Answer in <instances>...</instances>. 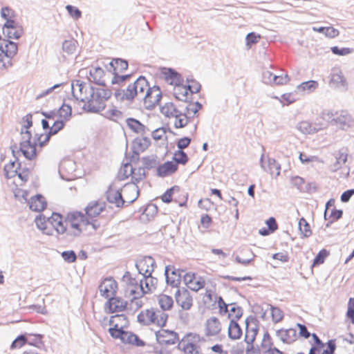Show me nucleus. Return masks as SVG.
Listing matches in <instances>:
<instances>
[{
	"label": "nucleus",
	"instance_id": "8fccbe9b",
	"mask_svg": "<svg viewBox=\"0 0 354 354\" xmlns=\"http://www.w3.org/2000/svg\"><path fill=\"white\" fill-rule=\"evenodd\" d=\"M1 17L6 20L5 26H11V24H15L13 20L15 14L12 9L8 7L3 8L1 11Z\"/></svg>",
	"mask_w": 354,
	"mask_h": 354
},
{
	"label": "nucleus",
	"instance_id": "7c9ffc66",
	"mask_svg": "<svg viewBox=\"0 0 354 354\" xmlns=\"http://www.w3.org/2000/svg\"><path fill=\"white\" fill-rule=\"evenodd\" d=\"M177 169L178 165L176 162L167 161L157 168V174L160 177H165L174 174Z\"/></svg>",
	"mask_w": 354,
	"mask_h": 354
},
{
	"label": "nucleus",
	"instance_id": "39448f33",
	"mask_svg": "<svg viewBox=\"0 0 354 354\" xmlns=\"http://www.w3.org/2000/svg\"><path fill=\"white\" fill-rule=\"evenodd\" d=\"M167 315L158 310L147 309L142 310L138 315V321L143 325H156L159 327L165 326Z\"/></svg>",
	"mask_w": 354,
	"mask_h": 354
},
{
	"label": "nucleus",
	"instance_id": "e2e57ef3",
	"mask_svg": "<svg viewBox=\"0 0 354 354\" xmlns=\"http://www.w3.org/2000/svg\"><path fill=\"white\" fill-rule=\"evenodd\" d=\"M50 136L49 132H48L40 135L36 134L32 138H35L37 146L42 147L49 141Z\"/></svg>",
	"mask_w": 354,
	"mask_h": 354
},
{
	"label": "nucleus",
	"instance_id": "a878e982",
	"mask_svg": "<svg viewBox=\"0 0 354 354\" xmlns=\"http://www.w3.org/2000/svg\"><path fill=\"white\" fill-rule=\"evenodd\" d=\"M154 261L151 257H145L137 263V268L144 277H150L153 271Z\"/></svg>",
	"mask_w": 354,
	"mask_h": 354
},
{
	"label": "nucleus",
	"instance_id": "c9c22d12",
	"mask_svg": "<svg viewBox=\"0 0 354 354\" xmlns=\"http://www.w3.org/2000/svg\"><path fill=\"white\" fill-rule=\"evenodd\" d=\"M226 314L230 322H237L243 315V310L236 304H230Z\"/></svg>",
	"mask_w": 354,
	"mask_h": 354
},
{
	"label": "nucleus",
	"instance_id": "a211bd4d",
	"mask_svg": "<svg viewBox=\"0 0 354 354\" xmlns=\"http://www.w3.org/2000/svg\"><path fill=\"white\" fill-rule=\"evenodd\" d=\"M117 290L118 283L113 278L104 279L99 286L101 296L106 299L115 296Z\"/></svg>",
	"mask_w": 354,
	"mask_h": 354
},
{
	"label": "nucleus",
	"instance_id": "f8f14e48",
	"mask_svg": "<svg viewBox=\"0 0 354 354\" xmlns=\"http://www.w3.org/2000/svg\"><path fill=\"white\" fill-rule=\"evenodd\" d=\"M297 326L299 328V336L306 339L310 337H311V340L310 341L311 347L308 354H316L317 352L324 347V344L321 341L319 337L315 333L310 334L305 325L297 324Z\"/></svg>",
	"mask_w": 354,
	"mask_h": 354
},
{
	"label": "nucleus",
	"instance_id": "864d4df0",
	"mask_svg": "<svg viewBox=\"0 0 354 354\" xmlns=\"http://www.w3.org/2000/svg\"><path fill=\"white\" fill-rule=\"evenodd\" d=\"M174 118V126L176 128H182L185 127L188 123V118L185 114L181 113L179 111L176 115L173 117Z\"/></svg>",
	"mask_w": 354,
	"mask_h": 354
},
{
	"label": "nucleus",
	"instance_id": "37998d69",
	"mask_svg": "<svg viewBox=\"0 0 354 354\" xmlns=\"http://www.w3.org/2000/svg\"><path fill=\"white\" fill-rule=\"evenodd\" d=\"M266 225H268V228H262L259 230V233L262 236H267L269 235L271 233H273L278 228L277 223L276 222V220L273 217L269 218L266 222Z\"/></svg>",
	"mask_w": 354,
	"mask_h": 354
},
{
	"label": "nucleus",
	"instance_id": "c756f323",
	"mask_svg": "<svg viewBox=\"0 0 354 354\" xmlns=\"http://www.w3.org/2000/svg\"><path fill=\"white\" fill-rule=\"evenodd\" d=\"M167 283L172 287H178L180 283V275L173 266H168L165 268Z\"/></svg>",
	"mask_w": 354,
	"mask_h": 354
},
{
	"label": "nucleus",
	"instance_id": "603ef678",
	"mask_svg": "<svg viewBox=\"0 0 354 354\" xmlns=\"http://www.w3.org/2000/svg\"><path fill=\"white\" fill-rule=\"evenodd\" d=\"M6 28V34L10 39H19L21 34L22 30L19 28H17L15 24L11 26H5Z\"/></svg>",
	"mask_w": 354,
	"mask_h": 354
},
{
	"label": "nucleus",
	"instance_id": "5701e85b",
	"mask_svg": "<svg viewBox=\"0 0 354 354\" xmlns=\"http://www.w3.org/2000/svg\"><path fill=\"white\" fill-rule=\"evenodd\" d=\"M176 301L183 310H189L193 305V299L186 289L178 290L175 295Z\"/></svg>",
	"mask_w": 354,
	"mask_h": 354
},
{
	"label": "nucleus",
	"instance_id": "20e7f679",
	"mask_svg": "<svg viewBox=\"0 0 354 354\" xmlns=\"http://www.w3.org/2000/svg\"><path fill=\"white\" fill-rule=\"evenodd\" d=\"M35 222L38 229L47 235H53L55 232L64 234L66 231L64 218L59 213L53 212L49 217L40 214L35 218Z\"/></svg>",
	"mask_w": 354,
	"mask_h": 354
},
{
	"label": "nucleus",
	"instance_id": "c85d7f7f",
	"mask_svg": "<svg viewBox=\"0 0 354 354\" xmlns=\"http://www.w3.org/2000/svg\"><path fill=\"white\" fill-rule=\"evenodd\" d=\"M330 85L336 88H346V80L342 71H336L331 74Z\"/></svg>",
	"mask_w": 354,
	"mask_h": 354
},
{
	"label": "nucleus",
	"instance_id": "ddd939ff",
	"mask_svg": "<svg viewBox=\"0 0 354 354\" xmlns=\"http://www.w3.org/2000/svg\"><path fill=\"white\" fill-rule=\"evenodd\" d=\"M201 86L196 85L194 89H192V86L176 84L173 89V94L175 97L183 102L187 101L193 93H197L200 91Z\"/></svg>",
	"mask_w": 354,
	"mask_h": 354
},
{
	"label": "nucleus",
	"instance_id": "f257e3e1",
	"mask_svg": "<svg viewBox=\"0 0 354 354\" xmlns=\"http://www.w3.org/2000/svg\"><path fill=\"white\" fill-rule=\"evenodd\" d=\"M129 322L127 317L123 314L113 315L109 319V332L115 339H120L125 344H130L137 346H144L145 341L140 339L136 334L126 331Z\"/></svg>",
	"mask_w": 354,
	"mask_h": 354
},
{
	"label": "nucleus",
	"instance_id": "393cba45",
	"mask_svg": "<svg viewBox=\"0 0 354 354\" xmlns=\"http://www.w3.org/2000/svg\"><path fill=\"white\" fill-rule=\"evenodd\" d=\"M59 172L62 177L67 180H72L77 178L75 164L71 161L63 162L60 165Z\"/></svg>",
	"mask_w": 354,
	"mask_h": 354
},
{
	"label": "nucleus",
	"instance_id": "6e6552de",
	"mask_svg": "<svg viewBox=\"0 0 354 354\" xmlns=\"http://www.w3.org/2000/svg\"><path fill=\"white\" fill-rule=\"evenodd\" d=\"M149 83L145 77H139L133 84L128 86L127 88L124 91L123 97L128 100H132L136 97H142L144 96Z\"/></svg>",
	"mask_w": 354,
	"mask_h": 354
},
{
	"label": "nucleus",
	"instance_id": "0e129e2a",
	"mask_svg": "<svg viewBox=\"0 0 354 354\" xmlns=\"http://www.w3.org/2000/svg\"><path fill=\"white\" fill-rule=\"evenodd\" d=\"M212 218L209 214H204L201 215L200 219V224L202 228L207 230L212 226Z\"/></svg>",
	"mask_w": 354,
	"mask_h": 354
},
{
	"label": "nucleus",
	"instance_id": "09e8293b",
	"mask_svg": "<svg viewBox=\"0 0 354 354\" xmlns=\"http://www.w3.org/2000/svg\"><path fill=\"white\" fill-rule=\"evenodd\" d=\"M270 313L272 320L274 324L279 323L283 319V312L278 307L271 306L270 308Z\"/></svg>",
	"mask_w": 354,
	"mask_h": 354
},
{
	"label": "nucleus",
	"instance_id": "49530a36",
	"mask_svg": "<svg viewBox=\"0 0 354 354\" xmlns=\"http://www.w3.org/2000/svg\"><path fill=\"white\" fill-rule=\"evenodd\" d=\"M72 114V109L71 106L63 104L57 111V118L67 121L70 119Z\"/></svg>",
	"mask_w": 354,
	"mask_h": 354
},
{
	"label": "nucleus",
	"instance_id": "2eb2a0df",
	"mask_svg": "<svg viewBox=\"0 0 354 354\" xmlns=\"http://www.w3.org/2000/svg\"><path fill=\"white\" fill-rule=\"evenodd\" d=\"M222 329L220 320L215 317H210L206 320L203 326L204 335L207 338L218 336Z\"/></svg>",
	"mask_w": 354,
	"mask_h": 354
},
{
	"label": "nucleus",
	"instance_id": "f3484780",
	"mask_svg": "<svg viewBox=\"0 0 354 354\" xmlns=\"http://www.w3.org/2000/svg\"><path fill=\"white\" fill-rule=\"evenodd\" d=\"M245 325V339L248 344H252L259 330V322L257 318L250 317L246 319Z\"/></svg>",
	"mask_w": 354,
	"mask_h": 354
},
{
	"label": "nucleus",
	"instance_id": "9d476101",
	"mask_svg": "<svg viewBox=\"0 0 354 354\" xmlns=\"http://www.w3.org/2000/svg\"><path fill=\"white\" fill-rule=\"evenodd\" d=\"M109 72L113 75L112 83H118L125 80L124 73L128 68V63L122 59H113L109 64Z\"/></svg>",
	"mask_w": 354,
	"mask_h": 354
},
{
	"label": "nucleus",
	"instance_id": "423d86ee",
	"mask_svg": "<svg viewBox=\"0 0 354 354\" xmlns=\"http://www.w3.org/2000/svg\"><path fill=\"white\" fill-rule=\"evenodd\" d=\"M30 174V172L28 169H25L20 172L17 171V176L13 180L8 181V185L17 200L27 199L28 194L27 191L22 188V186L29 179Z\"/></svg>",
	"mask_w": 354,
	"mask_h": 354
},
{
	"label": "nucleus",
	"instance_id": "4468645a",
	"mask_svg": "<svg viewBox=\"0 0 354 354\" xmlns=\"http://www.w3.org/2000/svg\"><path fill=\"white\" fill-rule=\"evenodd\" d=\"M161 97L162 95L160 88L157 86L149 87V85L142 97L147 109L155 107L160 101Z\"/></svg>",
	"mask_w": 354,
	"mask_h": 354
},
{
	"label": "nucleus",
	"instance_id": "69168bd1",
	"mask_svg": "<svg viewBox=\"0 0 354 354\" xmlns=\"http://www.w3.org/2000/svg\"><path fill=\"white\" fill-rule=\"evenodd\" d=\"M261 38V37L259 34H256L253 32H250L246 36V45L250 47L252 44H257Z\"/></svg>",
	"mask_w": 354,
	"mask_h": 354
},
{
	"label": "nucleus",
	"instance_id": "cd10ccee",
	"mask_svg": "<svg viewBox=\"0 0 354 354\" xmlns=\"http://www.w3.org/2000/svg\"><path fill=\"white\" fill-rule=\"evenodd\" d=\"M29 207L34 212L44 211L47 206L46 198L41 194H37L30 198L28 201Z\"/></svg>",
	"mask_w": 354,
	"mask_h": 354
},
{
	"label": "nucleus",
	"instance_id": "de8ad7c7",
	"mask_svg": "<svg viewBox=\"0 0 354 354\" xmlns=\"http://www.w3.org/2000/svg\"><path fill=\"white\" fill-rule=\"evenodd\" d=\"M330 255V252L326 249L321 250L318 254L315 256L312 268L318 266L319 265L323 264L325 262L326 258Z\"/></svg>",
	"mask_w": 354,
	"mask_h": 354
},
{
	"label": "nucleus",
	"instance_id": "1a4fd4ad",
	"mask_svg": "<svg viewBox=\"0 0 354 354\" xmlns=\"http://www.w3.org/2000/svg\"><path fill=\"white\" fill-rule=\"evenodd\" d=\"M93 86L89 83L84 82L80 80H73L71 83V89L73 97L77 100V104H86L91 97Z\"/></svg>",
	"mask_w": 354,
	"mask_h": 354
},
{
	"label": "nucleus",
	"instance_id": "338daca9",
	"mask_svg": "<svg viewBox=\"0 0 354 354\" xmlns=\"http://www.w3.org/2000/svg\"><path fill=\"white\" fill-rule=\"evenodd\" d=\"M348 151L346 149H342L335 154V158L338 164H344L347 161Z\"/></svg>",
	"mask_w": 354,
	"mask_h": 354
},
{
	"label": "nucleus",
	"instance_id": "774afa93",
	"mask_svg": "<svg viewBox=\"0 0 354 354\" xmlns=\"http://www.w3.org/2000/svg\"><path fill=\"white\" fill-rule=\"evenodd\" d=\"M66 9L69 15L75 19H78L82 16V12L76 7L68 5L66 6Z\"/></svg>",
	"mask_w": 354,
	"mask_h": 354
},
{
	"label": "nucleus",
	"instance_id": "a18cd8bd",
	"mask_svg": "<svg viewBox=\"0 0 354 354\" xmlns=\"http://www.w3.org/2000/svg\"><path fill=\"white\" fill-rule=\"evenodd\" d=\"M161 113L167 118H173L176 115L178 111L172 102H167L160 108Z\"/></svg>",
	"mask_w": 354,
	"mask_h": 354
},
{
	"label": "nucleus",
	"instance_id": "bb28decb",
	"mask_svg": "<svg viewBox=\"0 0 354 354\" xmlns=\"http://www.w3.org/2000/svg\"><path fill=\"white\" fill-rule=\"evenodd\" d=\"M88 79L97 85L103 86L105 83L106 73L102 67L92 66L89 71Z\"/></svg>",
	"mask_w": 354,
	"mask_h": 354
},
{
	"label": "nucleus",
	"instance_id": "6ab92c4d",
	"mask_svg": "<svg viewBox=\"0 0 354 354\" xmlns=\"http://www.w3.org/2000/svg\"><path fill=\"white\" fill-rule=\"evenodd\" d=\"M183 281L186 286L193 291H198L202 289L205 284V280L196 275L194 272H187L183 277Z\"/></svg>",
	"mask_w": 354,
	"mask_h": 354
},
{
	"label": "nucleus",
	"instance_id": "9b49d317",
	"mask_svg": "<svg viewBox=\"0 0 354 354\" xmlns=\"http://www.w3.org/2000/svg\"><path fill=\"white\" fill-rule=\"evenodd\" d=\"M24 139L26 140L21 143L20 151L27 159H34L37 156V147L35 138H32L30 131H26Z\"/></svg>",
	"mask_w": 354,
	"mask_h": 354
},
{
	"label": "nucleus",
	"instance_id": "6e6d98bb",
	"mask_svg": "<svg viewBox=\"0 0 354 354\" xmlns=\"http://www.w3.org/2000/svg\"><path fill=\"white\" fill-rule=\"evenodd\" d=\"M196 344L186 339L183 342V351L185 354H198V349Z\"/></svg>",
	"mask_w": 354,
	"mask_h": 354
},
{
	"label": "nucleus",
	"instance_id": "052dcab7",
	"mask_svg": "<svg viewBox=\"0 0 354 354\" xmlns=\"http://www.w3.org/2000/svg\"><path fill=\"white\" fill-rule=\"evenodd\" d=\"M17 46L15 42L8 41L5 46V50H3L2 53H6L9 57L12 58L17 54Z\"/></svg>",
	"mask_w": 354,
	"mask_h": 354
},
{
	"label": "nucleus",
	"instance_id": "7ed1b4c3",
	"mask_svg": "<svg viewBox=\"0 0 354 354\" xmlns=\"http://www.w3.org/2000/svg\"><path fill=\"white\" fill-rule=\"evenodd\" d=\"M91 97L82 107V111L77 110L79 113L83 111L97 113L105 108V102L110 98L111 91L103 86L97 85L93 87Z\"/></svg>",
	"mask_w": 354,
	"mask_h": 354
},
{
	"label": "nucleus",
	"instance_id": "2f4dec72",
	"mask_svg": "<svg viewBox=\"0 0 354 354\" xmlns=\"http://www.w3.org/2000/svg\"><path fill=\"white\" fill-rule=\"evenodd\" d=\"M276 333L282 342L287 344L292 343L297 339V332L293 328H281L278 330Z\"/></svg>",
	"mask_w": 354,
	"mask_h": 354
},
{
	"label": "nucleus",
	"instance_id": "58836bf2",
	"mask_svg": "<svg viewBox=\"0 0 354 354\" xmlns=\"http://www.w3.org/2000/svg\"><path fill=\"white\" fill-rule=\"evenodd\" d=\"M162 78L169 84L176 85L179 81L180 77L178 74L171 69H163L161 73Z\"/></svg>",
	"mask_w": 354,
	"mask_h": 354
},
{
	"label": "nucleus",
	"instance_id": "f704fd0d",
	"mask_svg": "<svg viewBox=\"0 0 354 354\" xmlns=\"http://www.w3.org/2000/svg\"><path fill=\"white\" fill-rule=\"evenodd\" d=\"M261 347L263 353H269L274 350H279L274 346L273 339L268 331L263 333Z\"/></svg>",
	"mask_w": 354,
	"mask_h": 354
},
{
	"label": "nucleus",
	"instance_id": "e433bc0d",
	"mask_svg": "<svg viewBox=\"0 0 354 354\" xmlns=\"http://www.w3.org/2000/svg\"><path fill=\"white\" fill-rule=\"evenodd\" d=\"M145 169L136 164L133 165L132 174L131 176L133 185L144 180L145 178Z\"/></svg>",
	"mask_w": 354,
	"mask_h": 354
},
{
	"label": "nucleus",
	"instance_id": "13d9d810",
	"mask_svg": "<svg viewBox=\"0 0 354 354\" xmlns=\"http://www.w3.org/2000/svg\"><path fill=\"white\" fill-rule=\"evenodd\" d=\"M28 344V337L24 335L18 336L11 344L10 348H21Z\"/></svg>",
	"mask_w": 354,
	"mask_h": 354
},
{
	"label": "nucleus",
	"instance_id": "473e14b6",
	"mask_svg": "<svg viewBox=\"0 0 354 354\" xmlns=\"http://www.w3.org/2000/svg\"><path fill=\"white\" fill-rule=\"evenodd\" d=\"M127 124L132 131L141 136H144L147 131L145 125L133 118H128L127 120Z\"/></svg>",
	"mask_w": 354,
	"mask_h": 354
},
{
	"label": "nucleus",
	"instance_id": "0eeeda50",
	"mask_svg": "<svg viewBox=\"0 0 354 354\" xmlns=\"http://www.w3.org/2000/svg\"><path fill=\"white\" fill-rule=\"evenodd\" d=\"M106 209V204L102 200H94L90 201L84 208L85 215L91 222V227L97 230L100 227L97 218H100L103 212Z\"/></svg>",
	"mask_w": 354,
	"mask_h": 354
},
{
	"label": "nucleus",
	"instance_id": "aec40b11",
	"mask_svg": "<svg viewBox=\"0 0 354 354\" xmlns=\"http://www.w3.org/2000/svg\"><path fill=\"white\" fill-rule=\"evenodd\" d=\"M156 339L162 345L175 344L178 340L176 333L165 329H160L156 333Z\"/></svg>",
	"mask_w": 354,
	"mask_h": 354
},
{
	"label": "nucleus",
	"instance_id": "4d7b16f0",
	"mask_svg": "<svg viewBox=\"0 0 354 354\" xmlns=\"http://www.w3.org/2000/svg\"><path fill=\"white\" fill-rule=\"evenodd\" d=\"M299 227L304 236L308 237L311 235L312 232L310 230V226L305 218H300L299 221Z\"/></svg>",
	"mask_w": 354,
	"mask_h": 354
},
{
	"label": "nucleus",
	"instance_id": "5fc2aeb1",
	"mask_svg": "<svg viewBox=\"0 0 354 354\" xmlns=\"http://www.w3.org/2000/svg\"><path fill=\"white\" fill-rule=\"evenodd\" d=\"M346 319L351 324L354 325V299L350 298L348 302Z\"/></svg>",
	"mask_w": 354,
	"mask_h": 354
},
{
	"label": "nucleus",
	"instance_id": "4c0bfd02",
	"mask_svg": "<svg viewBox=\"0 0 354 354\" xmlns=\"http://www.w3.org/2000/svg\"><path fill=\"white\" fill-rule=\"evenodd\" d=\"M150 145V141L146 137L138 138L133 142V149L136 153L145 151Z\"/></svg>",
	"mask_w": 354,
	"mask_h": 354
},
{
	"label": "nucleus",
	"instance_id": "680f3d73",
	"mask_svg": "<svg viewBox=\"0 0 354 354\" xmlns=\"http://www.w3.org/2000/svg\"><path fill=\"white\" fill-rule=\"evenodd\" d=\"M62 48L67 54H73L76 51V41L73 39L66 40L63 43Z\"/></svg>",
	"mask_w": 354,
	"mask_h": 354
},
{
	"label": "nucleus",
	"instance_id": "a19ab883",
	"mask_svg": "<svg viewBox=\"0 0 354 354\" xmlns=\"http://www.w3.org/2000/svg\"><path fill=\"white\" fill-rule=\"evenodd\" d=\"M228 335L232 339H239L242 336V330L237 322H230Z\"/></svg>",
	"mask_w": 354,
	"mask_h": 354
},
{
	"label": "nucleus",
	"instance_id": "72a5a7b5",
	"mask_svg": "<svg viewBox=\"0 0 354 354\" xmlns=\"http://www.w3.org/2000/svg\"><path fill=\"white\" fill-rule=\"evenodd\" d=\"M64 120L62 119L57 118L56 120L53 121L52 126L50 127L49 121L46 120H42L41 124L42 127L44 129H47L50 128L49 133L50 135L56 134L59 131L63 129L64 126Z\"/></svg>",
	"mask_w": 354,
	"mask_h": 354
},
{
	"label": "nucleus",
	"instance_id": "412c9836",
	"mask_svg": "<svg viewBox=\"0 0 354 354\" xmlns=\"http://www.w3.org/2000/svg\"><path fill=\"white\" fill-rule=\"evenodd\" d=\"M152 279L149 277H145L144 279L140 281V283L136 285L134 288L130 286L128 288L129 293L133 296V299H136L138 296L142 294L148 293L152 290L153 286H149V281L151 282Z\"/></svg>",
	"mask_w": 354,
	"mask_h": 354
},
{
	"label": "nucleus",
	"instance_id": "b1692460",
	"mask_svg": "<svg viewBox=\"0 0 354 354\" xmlns=\"http://www.w3.org/2000/svg\"><path fill=\"white\" fill-rule=\"evenodd\" d=\"M106 198L110 203L115 204L117 207L122 206V190H120L115 183L110 185L106 192Z\"/></svg>",
	"mask_w": 354,
	"mask_h": 354
},
{
	"label": "nucleus",
	"instance_id": "dca6fc26",
	"mask_svg": "<svg viewBox=\"0 0 354 354\" xmlns=\"http://www.w3.org/2000/svg\"><path fill=\"white\" fill-rule=\"evenodd\" d=\"M128 301L118 297H111L104 304V310L107 313L122 312L127 309Z\"/></svg>",
	"mask_w": 354,
	"mask_h": 354
},
{
	"label": "nucleus",
	"instance_id": "ea45409f",
	"mask_svg": "<svg viewBox=\"0 0 354 354\" xmlns=\"http://www.w3.org/2000/svg\"><path fill=\"white\" fill-rule=\"evenodd\" d=\"M336 124L342 125L343 127L345 126L351 127L353 124L354 120L347 112L342 111L339 114L333 119Z\"/></svg>",
	"mask_w": 354,
	"mask_h": 354
},
{
	"label": "nucleus",
	"instance_id": "79ce46f5",
	"mask_svg": "<svg viewBox=\"0 0 354 354\" xmlns=\"http://www.w3.org/2000/svg\"><path fill=\"white\" fill-rule=\"evenodd\" d=\"M17 163L14 161L10 162L4 167L5 176L9 180H13L17 174Z\"/></svg>",
	"mask_w": 354,
	"mask_h": 354
},
{
	"label": "nucleus",
	"instance_id": "f03ea898",
	"mask_svg": "<svg viewBox=\"0 0 354 354\" xmlns=\"http://www.w3.org/2000/svg\"><path fill=\"white\" fill-rule=\"evenodd\" d=\"M64 226L66 227L64 234L69 236H79L91 226L88 217L80 211L68 212L64 218Z\"/></svg>",
	"mask_w": 354,
	"mask_h": 354
},
{
	"label": "nucleus",
	"instance_id": "3c124183",
	"mask_svg": "<svg viewBox=\"0 0 354 354\" xmlns=\"http://www.w3.org/2000/svg\"><path fill=\"white\" fill-rule=\"evenodd\" d=\"M133 165L125 164L119 170L118 176L120 180H125L131 176Z\"/></svg>",
	"mask_w": 354,
	"mask_h": 354
},
{
	"label": "nucleus",
	"instance_id": "c03bdc74",
	"mask_svg": "<svg viewBox=\"0 0 354 354\" xmlns=\"http://www.w3.org/2000/svg\"><path fill=\"white\" fill-rule=\"evenodd\" d=\"M158 301L160 308L164 310H170L174 304L172 297L166 295H160Z\"/></svg>",
	"mask_w": 354,
	"mask_h": 354
},
{
	"label": "nucleus",
	"instance_id": "bf43d9fd",
	"mask_svg": "<svg viewBox=\"0 0 354 354\" xmlns=\"http://www.w3.org/2000/svg\"><path fill=\"white\" fill-rule=\"evenodd\" d=\"M188 161L187 154L183 150H178L174 154V161L176 164L185 165Z\"/></svg>",
	"mask_w": 354,
	"mask_h": 354
},
{
	"label": "nucleus",
	"instance_id": "4be33fe9",
	"mask_svg": "<svg viewBox=\"0 0 354 354\" xmlns=\"http://www.w3.org/2000/svg\"><path fill=\"white\" fill-rule=\"evenodd\" d=\"M139 195L138 187L136 185L128 184L122 189V205L131 204L135 201Z\"/></svg>",
	"mask_w": 354,
	"mask_h": 354
}]
</instances>
